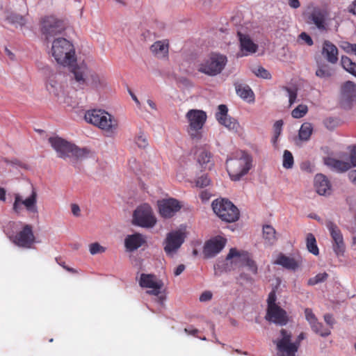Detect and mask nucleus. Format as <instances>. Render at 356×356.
<instances>
[{"mask_svg":"<svg viewBox=\"0 0 356 356\" xmlns=\"http://www.w3.org/2000/svg\"><path fill=\"white\" fill-rule=\"evenodd\" d=\"M214 213L222 220L231 222L239 218V211L232 202L225 199L216 200L212 202Z\"/></svg>","mask_w":356,"mask_h":356,"instance_id":"obj_8","label":"nucleus"},{"mask_svg":"<svg viewBox=\"0 0 356 356\" xmlns=\"http://www.w3.org/2000/svg\"><path fill=\"white\" fill-rule=\"evenodd\" d=\"M210 184V179L207 175H203L197 178L196 180V186L204 188Z\"/></svg>","mask_w":356,"mask_h":356,"instance_id":"obj_49","label":"nucleus"},{"mask_svg":"<svg viewBox=\"0 0 356 356\" xmlns=\"http://www.w3.org/2000/svg\"><path fill=\"white\" fill-rule=\"evenodd\" d=\"M348 178L351 182L356 184V170H350L348 172Z\"/></svg>","mask_w":356,"mask_h":356,"instance_id":"obj_61","label":"nucleus"},{"mask_svg":"<svg viewBox=\"0 0 356 356\" xmlns=\"http://www.w3.org/2000/svg\"><path fill=\"white\" fill-rule=\"evenodd\" d=\"M37 200L38 193L33 187H31V194L25 199H23L19 193L15 194L13 210L16 213H19L22 210V207H24L29 213H38Z\"/></svg>","mask_w":356,"mask_h":356,"instance_id":"obj_15","label":"nucleus"},{"mask_svg":"<svg viewBox=\"0 0 356 356\" xmlns=\"http://www.w3.org/2000/svg\"><path fill=\"white\" fill-rule=\"evenodd\" d=\"M197 161L204 168L210 169L213 165L211 152L206 149H201L197 153Z\"/></svg>","mask_w":356,"mask_h":356,"instance_id":"obj_32","label":"nucleus"},{"mask_svg":"<svg viewBox=\"0 0 356 356\" xmlns=\"http://www.w3.org/2000/svg\"><path fill=\"white\" fill-rule=\"evenodd\" d=\"M238 36L241 48V51L238 53L239 56H248L257 51V45L252 42L248 35L238 32Z\"/></svg>","mask_w":356,"mask_h":356,"instance_id":"obj_25","label":"nucleus"},{"mask_svg":"<svg viewBox=\"0 0 356 356\" xmlns=\"http://www.w3.org/2000/svg\"><path fill=\"white\" fill-rule=\"evenodd\" d=\"M168 42L166 40H159L152 44L150 49L152 54L157 58H163L168 54Z\"/></svg>","mask_w":356,"mask_h":356,"instance_id":"obj_29","label":"nucleus"},{"mask_svg":"<svg viewBox=\"0 0 356 356\" xmlns=\"http://www.w3.org/2000/svg\"><path fill=\"white\" fill-rule=\"evenodd\" d=\"M146 243V237L140 234L127 235L124 239V247L127 252H134Z\"/></svg>","mask_w":356,"mask_h":356,"instance_id":"obj_26","label":"nucleus"},{"mask_svg":"<svg viewBox=\"0 0 356 356\" xmlns=\"http://www.w3.org/2000/svg\"><path fill=\"white\" fill-rule=\"evenodd\" d=\"M327 277H328V275L326 273H318L316 276L309 279L308 284L314 286L318 283H321V282H324L325 280H326Z\"/></svg>","mask_w":356,"mask_h":356,"instance_id":"obj_45","label":"nucleus"},{"mask_svg":"<svg viewBox=\"0 0 356 356\" xmlns=\"http://www.w3.org/2000/svg\"><path fill=\"white\" fill-rule=\"evenodd\" d=\"M305 318L309 323L310 326L318 320L315 314L313 313L312 310L309 308H306L305 309Z\"/></svg>","mask_w":356,"mask_h":356,"instance_id":"obj_50","label":"nucleus"},{"mask_svg":"<svg viewBox=\"0 0 356 356\" xmlns=\"http://www.w3.org/2000/svg\"><path fill=\"white\" fill-rule=\"evenodd\" d=\"M253 279L250 273L242 272L238 277V282L241 284H252Z\"/></svg>","mask_w":356,"mask_h":356,"instance_id":"obj_48","label":"nucleus"},{"mask_svg":"<svg viewBox=\"0 0 356 356\" xmlns=\"http://www.w3.org/2000/svg\"><path fill=\"white\" fill-rule=\"evenodd\" d=\"M313 131V127L311 123H303L299 130V138L302 140H308Z\"/></svg>","mask_w":356,"mask_h":356,"instance_id":"obj_37","label":"nucleus"},{"mask_svg":"<svg viewBox=\"0 0 356 356\" xmlns=\"http://www.w3.org/2000/svg\"><path fill=\"white\" fill-rule=\"evenodd\" d=\"M294 163L293 156L291 152L284 150L282 158V165L286 169H291L293 168Z\"/></svg>","mask_w":356,"mask_h":356,"instance_id":"obj_42","label":"nucleus"},{"mask_svg":"<svg viewBox=\"0 0 356 356\" xmlns=\"http://www.w3.org/2000/svg\"><path fill=\"white\" fill-rule=\"evenodd\" d=\"M156 221L151 207L147 204L139 206L134 213L133 223L139 227L152 228Z\"/></svg>","mask_w":356,"mask_h":356,"instance_id":"obj_11","label":"nucleus"},{"mask_svg":"<svg viewBox=\"0 0 356 356\" xmlns=\"http://www.w3.org/2000/svg\"><path fill=\"white\" fill-rule=\"evenodd\" d=\"M322 54L326 60L332 64H335L338 61V49L329 40L324 41L323 44Z\"/></svg>","mask_w":356,"mask_h":356,"instance_id":"obj_27","label":"nucleus"},{"mask_svg":"<svg viewBox=\"0 0 356 356\" xmlns=\"http://www.w3.org/2000/svg\"><path fill=\"white\" fill-rule=\"evenodd\" d=\"M272 263L275 265L281 266L286 270L296 271L300 266L301 260L280 252L273 258Z\"/></svg>","mask_w":356,"mask_h":356,"instance_id":"obj_24","label":"nucleus"},{"mask_svg":"<svg viewBox=\"0 0 356 356\" xmlns=\"http://www.w3.org/2000/svg\"><path fill=\"white\" fill-rule=\"evenodd\" d=\"M314 186L316 192L321 195H327L331 193V185L325 176L316 175L314 179Z\"/></svg>","mask_w":356,"mask_h":356,"instance_id":"obj_28","label":"nucleus"},{"mask_svg":"<svg viewBox=\"0 0 356 356\" xmlns=\"http://www.w3.org/2000/svg\"><path fill=\"white\" fill-rule=\"evenodd\" d=\"M307 248L309 252L313 254H318L319 250L316 245L315 236L311 233L307 235Z\"/></svg>","mask_w":356,"mask_h":356,"instance_id":"obj_39","label":"nucleus"},{"mask_svg":"<svg viewBox=\"0 0 356 356\" xmlns=\"http://www.w3.org/2000/svg\"><path fill=\"white\" fill-rule=\"evenodd\" d=\"M227 58L225 55L213 53L204 59L198 66V71L208 76L219 74L225 68Z\"/></svg>","mask_w":356,"mask_h":356,"instance_id":"obj_7","label":"nucleus"},{"mask_svg":"<svg viewBox=\"0 0 356 356\" xmlns=\"http://www.w3.org/2000/svg\"><path fill=\"white\" fill-rule=\"evenodd\" d=\"M147 103L152 109L156 110V105L152 99H147Z\"/></svg>","mask_w":356,"mask_h":356,"instance_id":"obj_64","label":"nucleus"},{"mask_svg":"<svg viewBox=\"0 0 356 356\" xmlns=\"http://www.w3.org/2000/svg\"><path fill=\"white\" fill-rule=\"evenodd\" d=\"M184 270H185V266L184 264H180L175 269L174 275L175 276H178V275H181L184 272Z\"/></svg>","mask_w":356,"mask_h":356,"instance_id":"obj_60","label":"nucleus"},{"mask_svg":"<svg viewBox=\"0 0 356 356\" xmlns=\"http://www.w3.org/2000/svg\"><path fill=\"white\" fill-rule=\"evenodd\" d=\"M49 143L56 151L58 157L70 159L72 162L87 158L90 152L86 148H79L76 145L58 136L49 138Z\"/></svg>","mask_w":356,"mask_h":356,"instance_id":"obj_1","label":"nucleus"},{"mask_svg":"<svg viewBox=\"0 0 356 356\" xmlns=\"http://www.w3.org/2000/svg\"><path fill=\"white\" fill-rule=\"evenodd\" d=\"M227 112L228 109L225 105H219L218 111L216 113V118L220 124L225 127L227 129L237 132L239 124L236 120L228 115Z\"/></svg>","mask_w":356,"mask_h":356,"instance_id":"obj_23","label":"nucleus"},{"mask_svg":"<svg viewBox=\"0 0 356 356\" xmlns=\"http://www.w3.org/2000/svg\"><path fill=\"white\" fill-rule=\"evenodd\" d=\"M268 322L280 326L286 325L289 322L286 312L276 304L273 295L268 296Z\"/></svg>","mask_w":356,"mask_h":356,"instance_id":"obj_16","label":"nucleus"},{"mask_svg":"<svg viewBox=\"0 0 356 356\" xmlns=\"http://www.w3.org/2000/svg\"><path fill=\"white\" fill-rule=\"evenodd\" d=\"M212 298V293L209 291L203 292L200 296V302H207Z\"/></svg>","mask_w":356,"mask_h":356,"instance_id":"obj_55","label":"nucleus"},{"mask_svg":"<svg viewBox=\"0 0 356 356\" xmlns=\"http://www.w3.org/2000/svg\"><path fill=\"white\" fill-rule=\"evenodd\" d=\"M64 29L63 22L53 16L45 17L42 20L41 32L46 40L56 38Z\"/></svg>","mask_w":356,"mask_h":356,"instance_id":"obj_13","label":"nucleus"},{"mask_svg":"<svg viewBox=\"0 0 356 356\" xmlns=\"http://www.w3.org/2000/svg\"><path fill=\"white\" fill-rule=\"evenodd\" d=\"M283 124H284V122H283L282 120H277L273 124V137L271 139V143L275 148H278L277 139L282 131Z\"/></svg>","mask_w":356,"mask_h":356,"instance_id":"obj_34","label":"nucleus"},{"mask_svg":"<svg viewBox=\"0 0 356 356\" xmlns=\"http://www.w3.org/2000/svg\"><path fill=\"white\" fill-rule=\"evenodd\" d=\"M8 21L15 24V26H22L26 23V19L24 17L16 14V13H11L7 17Z\"/></svg>","mask_w":356,"mask_h":356,"instance_id":"obj_41","label":"nucleus"},{"mask_svg":"<svg viewBox=\"0 0 356 356\" xmlns=\"http://www.w3.org/2000/svg\"><path fill=\"white\" fill-rule=\"evenodd\" d=\"M350 13H353L356 15V0L353 1L348 8Z\"/></svg>","mask_w":356,"mask_h":356,"instance_id":"obj_63","label":"nucleus"},{"mask_svg":"<svg viewBox=\"0 0 356 356\" xmlns=\"http://www.w3.org/2000/svg\"><path fill=\"white\" fill-rule=\"evenodd\" d=\"M307 24L314 25L321 32L327 31L328 29V13L326 9L314 6L309 8Z\"/></svg>","mask_w":356,"mask_h":356,"instance_id":"obj_14","label":"nucleus"},{"mask_svg":"<svg viewBox=\"0 0 356 356\" xmlns=\"http://www.w3.org/2000/svg\"><path fill=\"white\" fill-rule=\"evenodd\" d=\"M299 38L304 41L307 45H313V40L312 38L305 32H302L299 35Z\"/></svg>","mask_w":356,"mask_h":356,"instance_id":"obj_53","label":"nucleus"},{"mask_svg":"<svg viewBox=\"0 0 356 356\" xmlns=\"http://www.w3.org/2000/svg\"><path fill=\"white\" fill-rule=\"evenodd\" d=\"M311 328L315 333L323 337L329 336L331 333L330 330L325 328L318 320L311 325Z\"/></svg>","mask_w":356,"mask_h":356,"instance_id":"obj_40","label":"nucleus"},{"mask_svg":"<svg viewBox=\"0 0 356 356\" xmlns=\"http://www.w3.org/2000/svg\"><path fill=\"white\" fill-rule=\"evenodd\" d=\"M289 6L293 9H297L300 6L299 0H288Z\"/></svg>","mask_w":356,"mask_h":356,"instance_id":"obj_58","label":"nucleus"},{"mask_svg":"<svg viewBox=\"0 0 356 356\" xmlns=\"http://www.w3.org/2000/svg\"><path fill=\"white\" fill-rule=\"evenodd\" d=\"M325 163L338 172L346 171L352 166L350 162H346L333 158H327L325 161Z\"/></svg>","mask_w":356,"mask_h":356,"instance_id":"obj_30","label":"nucleus"},{"mask_svg":"<svg viewBox=\"0 0 356 356\" xmlns=\"http://www.w3.org/2000/svg\"><path fill=\"white\" fill-rule=\"evenodd\" d=\"M291 339V332L285 329L280 330V337L274 341L279 356H296L298 350V344L293 343Z\"/></svg>","mask_w":356,"mask_h":356,"instance_id":"obj_9","label":"nucleus"},{"mask_svg":"<svg viewBox=\"0 0 356 356\" xmlns=\"http://www.w3.org/2000/svg\"><path fill=\"white\" fill-rule=\"evenodd\" d=\"M356 103V85L348 81L341 88V104L344 108H350Z\"/></svg>","mask_w":356,"mask_h":356,"instance_id":"obj_18","label":"nucleus"},{"mask_svg":"<svg viewBox=\"0 0 356 356\" xmlns=\"http://www.w3.org/2000/svg\"><path fill=\"white\" fill-rule=\"evenodd\" d=\"M181 207V202L174 198L163 199L158 201L159 213L164 218H170L175 216Z\"/></svg>","mask_w":356,"mask_h":356,"instance_id":"obj_19","label":"nucleus"},{"mask_svg":"<svg viewBox=\"0 0 356 356\" xmlns=\"http://www.w3.org/2000/svg\"><path fill=\"white\" fill-rule=\"evenodd\" d=\"M350 163L352 166H356V146L354 147L351 152Z\"/></svg>","mask_w":356,"mask_h":356,"instance_id":"obj_57","label":"nucleus"},{"mask_svg":"<svg viewBox=\"0 0 356 356\" xmlns=\"http://www.w3.org/2000/svg\"><path fill=\"white\" fill-rule=\"evenodd\" d=\"M315 74L319 78L328 79L333 75L334 70L328 65L323 64L318 66Z\"/></svg>","mask_w":356,"mask_h":356,"instance_id":"obj_36","label":"nucleus"},{"mask_svg":"<svg viewBox=\"0 0 356 356\" xmlns=\"http://www.w3.org/2000/svg\"><path fill=\"white\" fill-rule=\"evenodd\" d=\"M279 234L275 229L268 225V245H274L278 240Z\"/></svg>","mask_w":356,"mask_h":356,"instance_id":"obj_46","label":"nucleus"},{"mask_svg":"<svg viewBox=\"0 0 356 356\" xmlns=\"http://www.w3.org/2000/svg\"><path fill=\"white\" fill-rule=\"evenodd\" d=\"M226 261H230L236 266H241L249 271L251 275H255L257 267L255 263L250 258L247 252L238 251L236 248H231L226 257Z\"/></svg>","mask_w":356,"mask_h":356,"instance_id":"obj_10","label":"nucleus"},{"mask_svg":"<svg viewBox=\"0 0 356 356\" xmlns=\"http://www.w3.org/2000/svg\"><path fill=\"white\" fill-rule=\"evenodd\" d=\"M35 241L32 228L30 225H25L13 238V242L19 247L30 248Z\"/></svg>","mask_w":356,"mask_h":356,"instance_id":"obj_22","label":"nucleus"},{"mask_svg":"<svg viewBox=\"0 0 356 356\" xmlns=\"http://www.w3.org/2000/svg\"><path fill=\"white\" fill-rule=\"evenodd\" d=\"M51 53L56 61L62 65H72L75 61L74 47L64 38L58 37L53 40Z\"/></svg>","mask_w":356,"mask_h":356,"instance_id":"obj_4","label":"nucleus"},{"mask_svg":"<svg viewBox=\"0 0 356 356\" xmlns=\"http://www.w3.org/2000/svg\"><path fill=\"white\" fill-rule=\"evenodd\" d=\"M184 234L181 231L169 232L163 243L166 254L172 257L184 242Z\"/></svg>","mask_w":356,"mask_h":356,"instance_id":"obj_17","label":"nucleus"},{"mask_svg":"<svg viewBox=\"0 0 356 356\" xmlns=\"http://www.w3.org/2000/svg\"><path fill=\"white\" fill-rule=\"evenodd\" d=\"M227 243L226 238L218 236L207 241L203 248V254L207 258L215 257L224 248Z\"/></svg>","mask_w":356,"mask_h":356,"instance_id":"obj_21","label":"nucleus"},{"mask_svg":"<svg viewBox=\"0 0 356 356\" xmlns=\"http://www.w3.org/2000/svg\"><path fill=\"white\" fill-rule=\"evenodd\" d=\"M339 46L346 53L356 56V44L350 43L347 41H341L339 42Z\"/></svg>","mask_w":356,"mask_h":356,"instance_id":"obj_43","label":"nucleus"},{"mask_svg":"<svg viewBox=\"0 0 356 356\" xmlns=\"http://www.w3.org/2000/svg\"><path fill=\"white\" fill-rule=\"evenodd\" d=\"M85 120L111 135L118 128L117 121L106 111L101 109H92L86 112Z\"/></svg>","mask_w":356,"mask_h":356,"instance_id":"obj_5","label":"nucleus"},{"mask_svg":"<svg viewBox=\"0 0 356 356\" xmlns=\"http://www.w3.org/2000/svg\"><path fill=\"white\" fill-rule=\"evenodd\" d=\"M136 143L140 148H145L147 145V138L145 135H139L136 138Z\"/></svg>","mask_w":356,"mask_h":356,"instance_id":"obj_51","label":"nucleus"},{"mask_svg":"<svg viewBox=\"0 0 356 356\" xmlns=\"http://www.w3.org/2000/svg\"><path fill=\"white\" fill-rule=\"evenodd\" d=\"M305 339V334L303 332H301L296 338V341H293V343H298V348L300 347V342Z\"/></svg>","mask_w":356,"mask_h":356,"instance_id":"obj_62","label":"nucleus"},{"mask_svg":"<svg viewBox=\"0 0 356 356\" xmlns=\"http://www.w3.org/2000/svg\"><path fill=\"white\" fill-rule=\"evenodd\" d=\"M89 251L91 254L94 255L104 252L106 251V248L98 243H93L89 245Z\"/></svg>","mask_w":356,"mask_h":356,"instance_id":"obj_47","label":"nucleus"},{"mask_svg":"<svg viewBox=\"0 0 356 356\" xmlns=\"http://www.w3.org/2000/svg\"><path fill=\"white\" fill-rule=\"evenodd\" d=\"M325 226L333 241V250L337 255L342 254L345 245L342 234L338 226L332 221H327Z\"/></svg>","mask_w":356,"mask_h":356,"instance_id":"obj_20","label":"nucleus"},{"mask_svg":"<svg viewBox=\"0 0 356 356\" xmlns=\"http://www.w3.org/2000/svg\"><path fill=\"white\" fill-rule=\"evenodd\" d=\"M341 63L343 68L356 77V63L346 56H342Z\"/></svg>","mask_w":356,"mask_h":356,"instance_id":"obj_35","label":"nucleus"},{"mask_svg":"<svg viewBox=\"0 0 356 356\" xmlns=\"http://www.w3.org/2000/svg\"><path fill=\"white\" fill-rule=\"evenodd\" d=\"M237 95L244 100L251 102L254 101V93L250 86L244 84H238L236 86Z\"/></svg>","mask_w":356,"mask_h":356,"instance_id":"obj_33","label":"nucleus"},{"mask_svg":"<svg viewBox=\"0 0 356 356\" xmlns=\"http://www.w3.org/2000/svg\"><path fill=\"white\" fill-rule=\"evenodd\" d=\"M307 106L306 105H298L292 111L291 115L294 118H300L307 113Z\"/></svg>","mask_w":356,"mask_h":356,"instance_id":"obj_44","label":"nucleus"},{"mask_svg":"<svg viewBox=\"0 0 356 356\" xmlns=\"http://www.w3.org/2000/svg\"><path fill=\"white\" fill-rule=\"evenodd\" d=\"M252 166V158L246 152L237 151L231 154L226 161V167L230 179L239 181L246 175Z\"/></svg>","mask_w":356,"mask_h":356,"instance_id":"obj_2","label":"nucleus"},{"mask_svg":"<svg viewBox=\"0 0 356 356\" xmlns=\"http://www.w3.org/2000/svg\"><path fill=\"white\" fill-rule=\"evenodd\" d=\"M73 74L74 84L81 89L87 87L99 88L106 84L104 76H101L94 72H92L84 64H80L72 70Z\"/></svg>","mask_w":356,"mask_h":356,"instance_id":"obj_3","label":"nucleus"},{"mask_svg":"<svg viewBox=\"0 0 356 356\" xmlns=\"http://www.w3.org/2000/svg\"><path fill=\"white\" fill-rule=\"evenodd\" d=\"M270 286H271V291L270 293L268 294V296H271L273 295L274 299H275V301H276L277 300V297H276V293H280V286H281V283H282V280L278 277H275L273 278H271L270 280Z\"/></svg>","mask_w":356,"mask_h":356,"instance_id":"obj_38","label":"nucleus"},{"mask_svg":"<svg viewBox=\"0 0 356 356\" xmlns=\"http://www.w3.org/2000/svg\"><path fill=\"white\" fill-rule=\"evenodd\" d=\"M46 88L48 92L61 100L64 97V91L62 86L54 79H49L48 81Z\"/></svg>","mask_w":356,"mask_h":356,"instance_id":"obj_31","label":"nucleus"},{"mask_svg":"<svg viewBox=\"0 0 356 356\" xmlns=\"http://www.w3.org/2000/svg\"><path fill=\"white\" fill-rule=\"evenodd\" d=\"M188 124L187 132L192 139L200 140L202 136L203 127L207 121L205 111L199 109H191L186 114Z\"/></svg>","mask_w":356,"mask_h":356,"instance_id":"obj_6","label":"nucleus"},{"mask_svg":"<svg viewBox=\"0 0 356 356\" xmlns=\"http://www.w3.org/2000/svg\"><path fill=\"white\" fill-rule=\"evenodd\" d=\"M140 287L147 289V293L157 296L159 301L162 303L163 297L159 296L163 286V282L153 274L142 273L138 280Z\"/></svg>","mask_w":356,"mask_h":356,"instance_id":"obj_12","label":"nucleus"},{"mask_svg":"<svg viewBox=\"0 0 356 356\" xmlns=\"http://www.w3.org/2000/svg\"><path fill=\"white\" fill-rule=\"evenodd\" d=\"M286 90L289 97V104L292 105L296 102L297 97V92L296 90L291 88H286Z\"/></svg>","mask_w":356,"mask_h":356,"instance_id":"obj_52","label":"nucleus"},{"mask_svg":"<svg viewBox=\"0 0 356 356\" xmlns=\"http://www.w3.org/2000/svg\"><path fill=\"white\" fill-rule=\"evenodd\" d=\"M71 210H72V213H73L74 216H80L81 210H80V207L78 204H72L71 205Z\"/></svg>","mask_w":356,"mask_h":356,"instance_id":"obj_56","label":"nucleus"},{"mask_svg":"<svg viewBox=\"0 0 356 356\" xmlns=\"http://www.w3.org/2000/svg\"><path fill=\"white\" fill-rule=\"evenodd\" d=\"M253 72L257 76L262 77L264 79L267 78V71L262 67H258L253 70Z\"/></svg>","mask_w":356,"mask_h":356,"instance_id":"obj_54","label":"nucleus"},{"mask_svg":"<svg viewBox=\"0 0 356 356\" xmlns=\"http://www.w3.org/2000/svg\"><path fill=\"white\" fill-rule=\"evenodd\" d=\"M324 320L325 323L329 325H332L334 323V321L333 319V317L331 314H327L324 315Z\"/></svg>","mask_w":356,"mask_h":356,"instance_id":"obj_59","label":"nucleus"}]
</instances>
